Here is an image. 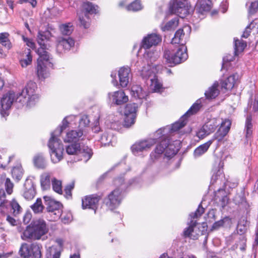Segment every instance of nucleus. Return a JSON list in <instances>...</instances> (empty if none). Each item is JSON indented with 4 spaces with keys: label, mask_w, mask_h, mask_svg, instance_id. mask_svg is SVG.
<instances>
[{
    "label": "nucleus",
    "mask_w": 258,
    "mask_h": 258,
    "mask_svg": "<svg viewBox=\"0 0 258 258\" xmlns=\"http://www.w3.org/2000/svg\"><path fill=\"white\" fill-rule=\"evenodd\" d=\"M202 106L201 100H197L177 121L172 124L171 126H166V127L160 128L156 132V134L161 135L162 134L167 136L169 133L178 131L185 125L187 117L191 115L196 113Z\"/></svg>",
    "instance_id": "obj_1"
},
{
    "label": "nucleus",
    "mask_w": 258,
    "mask_h": 258,
    "mask_svg": "<svg viewBox=\"0 0 258 258\" xmlns=\"http://www.w3.org/2000/svg\"><path fill=\"white\" fill-rule=\"evenodd\" d=\"M37 88L36 84L33 82H29L25 88L21 92L17 93V108L26 105L27 106H33L39 99L38 95L35 93Z\"/></svg>",
    "instance_id": "obj_2"
},
{
    "label": "nucleus",
    "mask_w": 258,
    "mask_h": 258,
    "mask_svg": "<svg viewBox=\"0 0 258 258\" xmlns=\"http://www.w3.org/2000/svg\"><path fill=\"white\" fill-rule=\"evenodd\" d=\"M113 183L116 188L112 191L103 200V203L108 209L111 211L116 209L120 205L121 200V194L126 188V185L122 177L115 178Z\"/></svg>",
    "instance_id": "obj_3"
},
{
    "label": "nucleus",
    "mask_w": 258,
    "mask_h": 258,
    "mask_svg": "<svg viewBox=\"0 0 258 258\" xmlns=\"http://www.w3.org/2000/svg\"><path fill=\"white\" fill-rule=\"evenodd\" d=\"M48 232L44 220L38 219L34 221L31 226H27L21 237L24 240L39 239Z\"/></svg>",
    "instance_id": "obj_4"
},
{
    "label": "nucleus",
    "mask_w": 258,
    "mask_h": 258,
    "mask_svg": "<svg viewBox=\"0 0 258 258\" xmlns=\"http://www.w3.org/2000/svg\"><path fill=\"white\" fill-rule=\"evenodd\" d=\"M66 150L68 154L76 156V161H84L86 162L93 154L92 150L88 146L81 145L79 143L69 145L66 147Z\"/></svg>",
    "instance_id": "obj_5"
},
{
    "label": "nucleus",
    "mask_w": 258,
    "mask_h": 258,
    "mask_svg": "<svg viewBox=\"0 0 258 258\" xmlns=\"http://www.w3.org/2000/svg\"><path fill=\"white\" fill-rule=\"evenodd\" d=\"M187 57V48L185 45H180L175 51L166 50L164 53V58L169 67L179 64L186 60Z\"/></svg>",
    "instance_id": "obj_6"
},
{
    "label": "nucleus",
    "mask_w": 258,
    "mask_h": 258,
    "mask_svg": "<svg viewBox=\"0 0 258 258\" xmlns=\"http://www.w3.org/2000/svg\"><path fill=\"white\" fill-rule=\"evenodd\" d=\"M58 136L56 134L52 133L48 143L50 150L51 159L54 163L59 162L62 159L64 150L61 141L57 138Z\"/></svg>",
    "instance_id": "obj_7"
},
{
    "label": "nucleus",
    "mask_w": 258,
    "mask_h": 258,
    "mask_svg": "<svg viewBox=\"0 0 258 258\" xmlns=\"http://www.w3.org/2000/svg\"><path fill=\"white\" fill-rule=\"evenodd\" d=\"M155 137V139H156V142H159V143L157 145L154 151L152 152L150 154V157L152 160H155L159 158L165 151H166L165 155L169 157L170 155H168L167 150L169 149H171V145L169 144V139L168 137L165 136V134L157 135L156 133L154 134Z\"/></svg>",
    "instance_id": "obj_8"
},
{
    "label": "nucleus",
    "mask_w": 258,
    "mask_h": 258,
    "mask_svg": "<svg viewBox=\"0 0 258 258\" xmlns=\"http://www.w3.org/2000/svg\"><path fill=\"white\" fill-rule=\"evenodd\" d=\"M169 9L171 13L183 18L190 13V6L187 0H171Z\"/></svg>",
    "instance_id": "obj_9"
},
{
    "label": "nucleus",
    "mask_w": 258,
    "mask_h": 258,
    "mask_svg": "<svg viewBox=\"0 0 258 258\" xmlns=\"http://www.w3.org/2000/svg\"><path fill=\"white\" fill-rule=\"evenodd\" d=\"M204 212L205 209L202 206L201 204H200L195 212L191 213L189 215L190 221L188 224V227L185 228L183 231L184 237H189L192 239H198V235L194 234V228L197 224V220H195V219L200 217Z\"/></svg>",
    "instance_id": "obj_10"
},
{
    "label": "nucleus",
    "mask_w": 258,
    "mask_h": 258,
    "mask_svg": "<svg viewBox=\"0 0 258 258\" xmlns=\"http://www.w3.org/2000/svg\"><path fill=\"white\" fill-rule=\"evenodd\" d=\"M50 35V33L48 31H39L37 38V41L40 47L38 48L36 52L40 57L46 60H48L49 57L46 49H48L47 42L49 39Z\"/></svg>",
    "instance_id": "obj_11"
},
{
    "label": "nucleus",
    "mask_w": 258,
    "mask_h": 258,
    "mask_svg": "<svg viewBox=\"0 0 258 258\" xmlns=\"http://www.w3.org/2000/svg\"><path fill=\"white\" fill-rule=\"evenodd\" d=\"M41 248L42 246L37 243H33L31 245L24 243L19 250V253L24 258L30 256H32V258H42Z\"/></svg>",
    "instance_id": "obj_12"
},
{
    "label": "nucleus",
    "mask_w": 258,
    "mask_h": 258,
    "mask_svg": "<svg viewBox=\"0 0 258 258\" xmlns=\"http://www.w3.org/2000/svg\"><path fill=\"white\" fill-rule=\"evenodd\" d=\"M16 94L14 91H9L4 94L1 100L0 113L2 117H6L9 114V110L11 108Z\"/></svg>",
    "instance_id": "obj_13"
},
{
    "label": "nucleus",
    "mask_w": 258,
    "mask_h": 258,
    "mask_svg": "<svg viewBox=\"0 0 258 258\" xmlns=\"http://www.w3.org/2000/svg\"><path fill=\"white\" fill-rule=\"evenodd\" d=\"M138 106L136 103L127 104L124 109V125L129 127L135 122L137 111Z\"/></svg>",
    "instance_id": "obj_14"
},
{
    "label": "nucleus",
    "mask_w": 258,
    "mask_h": 258,
    "mask_svg": "<svg viewBox=\"0 0 258 258\" xmlns=\"http://www.w3.org/2000/svg\"><path fill=\"white\" fill-rule=\"evenodd\" d=\"M102 198L101 195L93 194L86 196L82 199V206L83 209H90L96 210L98 206L99 202Z\"/></svg>",
    "instance_id": "obj_15"
},
{
    "label": "nucleus",
    "mask_w": 258,
    "mask_h": 258,
    "mask_svg": "<svg viewBox=\"0 0 258 258\" xmlns=\"http://www.w3.org/2000/svg\"><path fill=\"white\" fill-rule=\"evenodd\" d=\"M191 31L189 26H184L182 28L177 30L172 39V43L184 45Z\"/></svg>",
    "instance_id": "obj_16"
},
{
    "label": "nucleus",
    "mask_w": 258,
    "mask_h": 258,
    "mask_svg": "<svg viewBox=\"0 0 258 258\" xmlns=\"http://www.w3.org/2000/svg\"><path fill=\"white\" fill-rule=\"evenodd\" d=\"M49 221H55L60 219L62 214V205L58 202H51L46 208Z\"/></svg>",
    "instance_id": "obj_17"
},
{
    "label": "nucleus",
    "mask_w": 258,
    "mask_h": 258,
    "mask_svg": "<svg viewBox=\"0 0 258 258\" xmlns=\"http://www.w3.org/2000/svg\"><path fill=\"white\" fill-rule=\"evenodd\" d=\"M47 66L52 67L53 64L49 61V58L48 60H44L39 56L37 59V75L39 79H45L48 76L49 72Z\"/></svg>",
    "instance_id": "obj_18"
},
{
    "label": "nucleus",
    "mask_w": 258,
    "mask_h": 258,
    "mask_svg": "<svg viewBox=\"0 0 258 258\" xmlns=\"http://www.w3.org/2000/svg\"><path fill=\"white\" fill-rule=\"evenodd\" d=\"M144 65L142 69L140 70V75L144 79H148L152 76L155 77V74L158 72L157 68L158 67L156 64H153L150 63L147 59L143 61Z\"/></svg>",
    "instance_id": "obj_19"
},
{
    "label": "nucleus",
    "mask_w": 258,
    "mask_h": 258,
    "mask_svg": "<svg viewBox=\"0 0 258 258\" xmlns=\"http://www.w3.org/2000/svg\"><path fill=\"white\" fill-rule=\"evenodd\" d=\"M231 125V121L229 119H226L221 123V125L214 134L213 138L212 140H217L218 142H221L229 132Z\"/></svg>",
    "instance_id": "obj_20"
},
{
    "label": "nucleus",
    "mask_w": 258,
    "mask_h": 258,
    "mask_svg": "<svg viewBox=\"0 0 258 258\" xmlns=\"http://www.w3.org/2000/svg\"><path fill=\"white\" fill-rule=\"evenodd\" d=\"M161 36L156 33L148 34L145 37L141 43V47L145 49H149L152 46H156L161 42Z\"/></svg>",
    "instance_id": "obj_21"
},
{
    "label": "nucleus",
    "mask_w": 258,
    "mask_h": 258,
    "mask_svg": "<svg viewBox=\"0 0 258 258\" xmlns=\"http://www.w3.org/2000/svg\"><path fill=\"white\" fill-rule=\"evenodd\" d=\"M36 194L34 182L31 179H27L24 184L23 196L28 201L32 200Z\"/></svg>",
    "instance_id": "obj_22"
},
{
    "label": "nucleus",
    "mask_w": 258,
    "mask_h": 258,
    "mask_svg": "<svg viewBox=\"0 0 258 258\" xmlns=\"http://www.w3.org/2000/svg\"><path fill=\"white\" fill-rule=\"evenodd\" d=\"M156 139H149L136 143L132 146V150L134 154L150 149L156 143Z\"/></svg>",
    "instance_id": "obj_23"
},
{
    "label": "nucleus",
    "mask_w": 258,
    "mask_h": 258,
    "mask_svg": "<svg viewBox=\"0 0 258 258\" xmlns=\"http://www.w3.org/2000/svg\"><path fill=\"white\" fill-rule=\"evenodd\" d=\"M131 70L127 66L121 67L118 71V77L120 85L122 87H125L129 83L131 77Z\"/></svg>",
    "instance_id": "obj_24"
},
{
    "label": "nucleus",
    "mask_w": 258,
    "mask_h": 258,
    "mask_svg": "<svg viewBox=\"0 0 258 258\" xmlns=\"http://www.w3.org/2000/svg\"><path fill=\"white\" fill-rule=\"evenodd\" d=\"M83 135V131L80 128L76 130H71L67 133L64 137H63V141L65 143H71L79 141Z\"/></svg>",
    "instance_id": "obj_25"
},
{
    "label": "nucleus",
    "mask_w": 258,
    "mask_h": 258,
    "mask_svg": "<svg viewBox=\"0 0 258 258\" xmlns=\"http://www.w3.org/2000/svg\"><path fill=\"white\" fill-rule=\"evenodd\" d=\"M74 44L75 41L72 38H60L58 41L56 49L59 52H61L63 51L69 50Z\"/></svg>",
    "instance_id": "obj_26"
},
{
    "label": "nucleus",
    "mask_w": 258,
    "mask_h": 258,
    "mask_svg": "<svg viewBox=\"0 0 258 258\" xmlns=\"http://www.w3.org/2000/svg\"><path fill=\"white\" fill-rule=\"evenodd\" d=\"M212 2L210 0H198L196 6V10L200 14H204L211 9Z\"/></svg>",
    "instance_id": "obj_27"
},
{
    "label": "nucleus",
    "mask_w": 258,
    "mask_h": 258,
    "mask_svg": "<svg viewBox=\"0 0 258 258\" xmlns=\"http://www.w3.org/2000/svg\"><path fill=\"white\" fill-rule=\"evenodd\" d=\"M238 79V75L237 74L230 76L221 82L222 89H225V90H231L234 86Z\"/></svg>",
    "instance_id": "obj_28"
},
{
    "label": "nucleus",
    "mask_w": 258,
    "mask_h": 258,
    "mask_svg": "<svg viewBox=\"0 0 258 258\" xmlns=\"http://www.w3.org/2000/svg\"><path fill=\"white\" fill-rule=\"evenodd\" d=\"M113 101L117 105H121L128 101V97L123 91L115 92L112 95Z\"/></svg>",
    "instance_id": "obj_29"
},
{
    "label": "nucleus",
    "mask_w": 258,
    "mask_h": 258,
    "mask_svg": "<svg viewBox=\"0 0 258 258\" xmlns=\"http://www.w3.org/2000/svg\"><path fill=\"white\" fill-rule=\"evenodd\" d=\"M51 179L49 173L45 172L41 175L40 181L41 187L43 190L50 188Z\"/></svg>",
    "instance_id": "obj_30"
},
{
    "label": "nucleus",
    "mask_w": 258,
    "mask_h": 258,
    "mask_svg": "<svg viewBox=\"0 0 258 258\" xmlns=\"http://www.w3.org/2000/svg\"><path fill=\"white\" fill-rule=\"evenodd\" d=\"M213 142V140H210L207 142L198 147L194 151V156L195 157H199L205 154L208 151Z\"/></svg>",
    "instance_id": "obj_31"
},
{
    "label": "nucleus",
    "mask_w": 258,
    "mask_h": 258,
    "mask_svg": "<svg viewBox=\"0 0 258 258\" xmlns=\"http://www.w3.org/2000/svg\"><path fill=\"white\" fill-rule=\"evenodd\" d=\"M131 93L133 96L139 99H144L147 96V93L143 90L142 88L140 85H138L132 86Z\"/></svg>",
    "instance_id": "obj_32"
},
{
    "label": "nucleus",
    "mask_w": 258,
    "mask_h": 258,
    "mask_svg": "<svg viewBox=\"0 0 258 258\" xmlns=\"http://www.w3.org/2000/svg\"><path fill=\"white\" fill-rule=\"evenodd\" d=\"M219 85L217 82L214 83L212 86L210 87L209 89L205 93L206 97L208 99H211L216 98L219 94L218 89Z\"/></svg>",
    "instance_id": "obj_33"
},
{
    "label": "nucleus",
    "mask_w": 258,
    "mask_h": 258,
    "mask_svg": "<svg viewBox=\"0 0 258 258\" xmlns=\"http://www.w3.org/2000/svg\"><path fill=\"white\" fill-rule=\"evenodd\" d=\"M33 163L35 166L38 169H44L47 166L45 159L41 155L35 156L33 159Z\"/></svg>",
    "instance_id": "obj_34"
},
{
    "label": "nucleus",
    "mask_w": 258,
    "mask_h": 258,
    "mask_svg": "<svg viewBox=\"0 0 258 258\" xmlns=\"http://www.w3.org/2000/svg\"><path fill=\"white\" fill-rule=\"evenodd\" d=\"M251 121V115H248L246 117L245 124V137L247 139L250 138L252 135L253 125Z\"/></svg>",
    "instance_id": "obj_35"
},
{
    "label": "nucleus",
    "mask_w": 258,
    "mask_h": 258,
    "mask_svg": "<svg viewBox=\"0 0 258 258\" xmlns=\"http://www.w3.org/2000/svg\"><path fill=\"white\" fill-rule=\"evenodd\" d=\"M79 20L80 25L84 28H87L90 25V19L88 14H84L83 12L78 13Z\"/></svg>",
    "instance_id": "obj_36"
},
{
    "label": "nucleus",
    "mask_w": 258,
    "mask_h": 258,
    "mask_svg": "<svg viewBox=\"0 0 258 258\" xmlns=\"http://www.w3.org/2000/svg\"><path fill=\"white\" fill-rule=\"evenodd\" d=\"M246 45V43L243 40L234 39L235 55H238L240 52L243 51Z\"/></svg>",
    "instance_id": "obj_37"
},
{
    "label": "nucleus",
    "mask_w": 258,
    "mask_h": 258,
    "mask_svg": "<svg viewBox=\"0 0 258 258\" xmlns=\"http://www.w3.org/2000/svg\"><path fill=\"white\" fill-rule=\"evenodd\" d=\"M60 252L56 246H52L47 250L46 258H59Z\"/></svg>",
    "instance_id": "obj_38"
},
{
    "label": "nucleus",
    "mask_w": 258,
    "mask_h": 258,
    "mask_svg": "<svg viewBox=\"0 0 258 258\" xmlns=\"http://www.w3.org/2000/svg\"><path fill=\"white\" fill-rule=\"evenodd\" d=\"M35 214L41 213L43 212L44 206L42 204L41 198H37L35 202L30 206Z\"/></svg>",
    "instance_id": "obj_39"
},
{
    "label": "nucleus",
    "mask_w": 258,
    "mask_h": 258,
    "mask_svg": "<svg viewBox=\"0 0 258 258\" xmlns=\"http://www.w3.org/2000/svg\"><path fill=\"white\" fill-rule=\"evenodd\" d=\"M9 34L7 32L0 33V43L7 49L12 47V44L9 39Z\"/></svg>",
    "instance_id": "obj_40"
},
{
    "label": "nucleus",
    "mask_w": 258,
    "mask_h": 258,
    "mask_svg": "<svg viewBox=\"0 0 258 258\" xmlns=\"http://www.w3.org/2000/svg\"><path fill=\"white\" fill-rule=\"evenodd\" d=\"M83 9L85 12H83L84 14H93L97 13L98 9L97 6L94 5L92 3L86 2L83 4Z\"/></svg>",
    "instance_id": "obj_41"
},
{
    "label": "nucleus",
    "mask_w": 258,
    "mask_h": 258,
    "mask_svg": "<svg viewBox=\"0 0 258 258\" xmlns=\"http://www.w3.org/2000/svg\"><path fill=\"white\" fill-rule=\"evenodd\" d=\"M25 52V58H24L20 60V63L23 68L27 67L31 64L32 60V57L31 54V50L30 49H27Z\"/></svg>",
    "instance_id": "obj_42"
},
{
    "label": "nucleus",
    "mask_w": 258,
    "mask_h": 258,
    "mask_svg": "<svg viewBox=\"0 0 258 258\" xmlns=\"http://www.w3.org/2000/svg\"><path fill=\"white\" fill-rule=\"evenodd\" d=\"M59 29L62 34L70 35L73 31V26L71 23H67L59 26Z\"/></svg>",
    "instance_id": "obj_43"
},
{
    "label": "nucleus",
    "mask_w": 258,
    "mask_h": 258,
    "mask_svg": "<svg viewBox=\"0 0 258 258\" xmlns=\"http://www.w3.org/2000/svg\"><path fill=\"white\" fill-rule=\"evenodd\" d=\"M178 19L174 18L168 22L164 26H161V29L163 31H168L176 27L178 25Z\"/></svg>",
    "instance_id": "obj_44"
},
{
    "label": "nucleus",
    "mask_w": 258,
    "mask_h": 258,
    "mask_svg": "<svg viewBox=\"0 0 258 258\" xmlns=\"http://www.w3.org/2000/svg\"><path fill=\"white\" fill-rule=\"evenodd\" d=\"M217 120L213 118L207 122L204 125V128H206L210 134L214 132L216 128L218 126Z\"/></svg>",
    "instance_id": "obj_45"
},
{
    "label": "nucleus",
    "mask_w": 258,
    "mask_h": 258,
    "mask_svg": "<svg viewBox=\"0 0 258 258\" xmlns=\"http://www.w3.org/2000/svg\"><path fill=\"white\" fill-rule=\"evenodd\" d=\"M51 183L53 190L59 194H61L62 192L61 181L53 177L51 179Z\"/></svg>",
    "instance_id": "obj_46"
},
{
    "label": "nucleus",
    "mask_w": 258,
    "mask_h": 258,
    "mask_svg": "<svg viewBox=\"0 0 258 258\" xmlns=\"http://www.w3.org/2000/svg\"><path fill=\"white\" fill-rule=\"evenodd\" d=\"M247 224V221L245 219V218H241L238 221L237 226V230L239 234H242L246 231Z\"/></svg>",
    "instance_id": "obj_47"
},
{
    "label": "nucleus",
    "mask_w": 258,
    "mask_h": 258,
    "mask_svg": "<svg viewBox=\"0 0 258 258\" xmlns=\"http://www.w3.org/2000/svg\"><path fill=\"white\" fill-rule=\"evenodd\" d=\"M128 11H137L142 9L141 4L140 2L136 0L126 7Z\"/></svg>",
    "instance_id": "obj_48"
},
{
    "label": "nucleus",
    "mask_w": 258,
    "mask_h": 258,
    "mask_svg": "<svg viewBox=\"0 0 258 258\" xmlns=\"http://www.w3.org/2000/svg\"><path fill=\"white\" fill-rule=\"evenodd\" d=\"M5 187L8 195H11L13 191L14 183L9 178H6L5 182Z\"/></svg>",
    "instance_id": "obj_49"
},
{
    "label": "nucleus",
    "mask_w": 258,
    "mask_h": 258,
    "mask_svg": "<svg viewBox=\"0 0 258 258\" xmlns=\"http://www.w3.org/2000/svg\"><path fill=\"white\" fill-rule=\"evenodd\" d=\"M69 122L67 121L66 118H64L63 119L62 124L60 126L59 128L55 130L53 133L56 134V135H60L62 132L69 126Z\"/></svg>",
    "instance_id": "obj_50"
},
{
    "label": "nucleus",
    "mask_w": 258,
    "mask_h": 258,
    "mask_svg": "<svg viewBox=\"0 0 258 258\" xmlns=\"http://www.w3.org/2000/svg\"><path fill=\"white\" fill-rule=\"evenodd\" d=\"M60 217L61 221L64 224H67L72 221V215L70 212L62 213Z\"/></svg>",
    "instance_id": "obj_51"
},
{
    "label": "nucleus",
    "mask_w": 258,
    "mask_h": 258,
    "mask_svg": "<svg viewBox=\"0 0 258 258\" xmlns=\"http://www.w3.org/2000/svg\"><path fill=\"white\" fill-rule=\"evenodd\" d=\"M75 186L74 181H72L65 186L64 192L66 196L71 197L72 196V190Z\"/></svg>",
    "instance_id": "obj_52"
},
{
    "label": "nucleus",
    "mask_w": 258,
    "mask_h": 258,
    "mask_svg": "<svg viewBox=\"0 0 258 258\" xmlns=\"http://www.w3.org/2000/svg\"><path fill=\"white\" fill-rule=\"evenodd\" d=\"M112 137L111 135H109L108 133H105L101 138V142L104 144H109L111 142Z\"/></svg>",
    "instance_id": "obj_53"
},
{
    "label": "nucleus",
    "mask_w": 258,
    "mask_h": 258,
    "mask_svg": "<svg viewBox=\"0 0 258 258\" xmlns=\"http://www.w3.org/2000/svg\"><path fill=\"white\" fill-rule=\"evenodd\" d=\"M8 201L6 199V193L4 189H0V207H5Z\"/></svg>",
    "instance_id": "obj_54"
},
{
    "label": "nucleus",
    "mask_w": 258,
    "mask_h": 258,
    "mask_svg": "<svg viewBox=\"0 0 258 258\" xmlns=\"http://www.w3.org/2000/svg\"><path fill=\"white\" fill-rule=\"evenodd\" d=\"M210 134V133H209L206 128H204V126L203 125L202 127L197 132V136L200 139H203Z\"/></svg>",
    "instance_id": "obj_55"
},
{
    "label": "nucleus",
    "mask_w": 258,
    "mask_h": 258,
    "mask_svg": "<svg viewBox=\"0 0 258 258\" xmlns=\"http://www.w3.org/2000/svg\"><path fill=\"white\" fill-rule=\"evenodd\" d=\"M90 123V120L88 118V116L83 115L81 117L79 121L80 127H85L89 125Z\"/></svg>",
    "instance_id": "obj_56"
},
{
    "label": "nucleus",
    "mask_w": 258,
    "mask_h": 258,
    "mask_svg": "<svg viewBox=\"0 0 258 258\" xmlns=\"http://www.w3.org/2000/svg\"><path fill=\"white\" fill-rule=\"evenodd\" d=\"M258 9V2L255 1L251 3L249 8V14L252 15L255 13Z\"/></svg>",
    "instance_id": "obj_57"
},
{
    "label": "nucleus",
    "mask_w": 258,
    "mask_h": 258,
    "mask_svg": "<svg viewBox=\"0 0 258 258\" xmlns=\"http://www.w3.org/2000/svg\"><path fill=\"white\" fill-rule=\"evenodd\" d=\"M22 37L24 42L26 43V45L28 47L33 49L35 48V44L31 39H28V38L25 37L23 35L22 36Z\"/></svg>",
    "instance_id": "obj_58"
},
{
    "label": "nucleus",
    "mask_w": 258,
    "mask_h": 258,
    "mask_svg": "<svg viewBox=\"0 0 258 258\" xmlns=\"http://www.w3.org/2000/svg\"><path fill=\"white\" fill-rule=\"evenodd\" d=\"M253 24H250L248 26H247L244 31L243 32L242 35V37L243 38H246L248 37V36L250 35V33L251 32V26Z\"/></svg>",
    "instance_id": "obj_59"
},
{
    "label": "nucleus",
    "mask_w": 258,
    "mask_h": 258,
    "mask_svg": "<svg viewBox=\"0 0 258 258\" xmlns=\"http://www.w3.org/2000/svg\"><path fill=\"white\" fill-rule=\"evenodd\" d=\"M32 215L29 212L26 213L23 216V222L24 224L26 225L29 223L31 219Z\"/></svg>",
    "instance_id": "obj_60"
},
{
    "label": "nucleus",
    "mask_w": 258,
    "mask_h": 258,
    "mask_svg": "<svg viewBox=\"0 0 258 258\" xmlns=\"http://www.w3.org/2000/svg\"><path fill=\"white\" fill-rule=\"evenodd\" d=\"M224 219L216 221L213 224V225L212 226V228L213 229H217L219 228L220 227L223 226L224 225Z\"/></svg>",
    "instance_id": "obj_61"
},
{
    "label": "nucleus",
    "mask_w": 258,
    "mask_h": 258,
    "mask_svg": "<svg viewBox=\"0 0 258 258\" xmlns=\"http://www.w3.org/2000/svg\"><path fill=\"white\" fill-rule=\"evenodd\" d=\"M19 3L20 4H23L25 3H30L32 6L34 8L37 5V2L36 0H19Z\"/></svg>",
    "instance_id": "obj_62"
},
{
    "label": "nucleus",
    "mask_w": 258,
    "mask_h": 258,
    "mask_svg": "<svg viewBox=\"0 0 258 258\" xmlns=\"http://www.w3.org/2000/svg\"><path fill=\"white\" fill-rule=\"evenodd\" d=\"M24 170L22 168L21 165H17V180H19V177H21L23 174Z\"/></svg>",
    "instance_id": "obj_63"
},
{
    "label": "nucleus",
    "mask_w": 258,
    "mask_h": 258,
    "mask_svg": "<svg viewBox=\"0 0 258 258\" xmlns=\"http://www.w3.org/2000/svg\"><path fill=\"white\" fill-rule=\"evenodd\" d=\"M9 206L13 211V213H14L16 210V201L15 199H13L12 201L10 202Z\"/></svg>",
    "instance_id": "obj_64"
}]
</instances>
